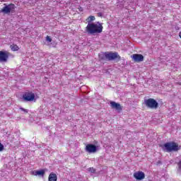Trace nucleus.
Segmentation results:
<instances>
[{"mask_svg":"<svg viewBox=\"0 0 181 181\" xmlns=\"http://www.w3.org/2000/svg\"><path fill=\"white\" fill-rule=\"evenodd\" d=\"M86 151L88 153H95L97 152V146L94 144H88L86 146Z\"/></svg>","mask_w":181,"mask_h":181,"instance_id":"6e6552de","label":"nucleus"},{"mask_svg":"<svg viewBox=\"0 0 181 181\" xmlns=\"http://www.w3.org/2000/svg\"><path fill=\"white\" fill-rule=\"evenodd\" d=\"M98 16H99V18H102L103 17V13H98Z\"/></svg>","mask_w":181,"mask_h":181,"instance_id":"4be33fe9","label":"nucleus"},{"mask_svg":"<svg viewBox=\"0 0 181 181\" xmlns=\"http://www.w3.org/2000/svg\"><path fill=\"white\" fill-rule=\"evenodd\" d=\"M134 177L136 180H144L145 179V173L142 171H137L134 173Z\"/></svg>","mask_w":181,"mask_h":181,"instance_id":"9d476101","label":"nucleus"},{"mask_svg":"<svg viewBox=\"0 0 181 181\" xmlns=\"http://www.w3.org/2000/svg\"><path fill=\"white\" fill-rule=\"evenodd\" d=\"M144 104L147 108L155 109L158 108L159 103L153 98H149L144 100Z\"/></svg>","mask_w":181,"mask_h":181,"instance_id":"39448f33","label":"nucleus"},{"mask_svg":"<svg viewBox=\"0 0 181 181\" xmlns=\"http://www.w3.org/2000/svg\"><path fill=\"white\" fill-rule=\"evenodd\" d=\"M0 1H4V0H0Z\"/></svg>","mask_w":181,"mask_h":181,"instance_id":"393cba45","label":"nucleus"},{"mask_svg":"<svg viewBox=\"0 0 181 181\" xmlns=\"http://www.w3.org/2000/svg\"><path fill=\"white\" fill-rule=\"evenodd\" d=\"M4 6L1 9V12L4 13V15H11V13H15V9H16V6L13 4H4Z\"/></svg>","mask_w":181,"mask_h":181,"instance_id":"20e7f679","label":"nucleus"},{"mask_svg":"<svg viewBox=\"0 0 181 181\" xmlns=\"http://www.w3.org/2000/svg\"><path fill=\"white\" fill-rule=\"evenodd\" d=\"M88 23H91L93 21H95V17L93 16H90L87 19H86Z\"/></svg>","mask_w":181,"mask_h":181,"instance_id":"4468645a","label":"nucleus"},{"mask_svg":"<svg viewBox=\"0 0 181 181\" xmlns=\"http://www.w3.org/2000/svg\"><path fill=\"white\" fill-rule=\"evenodd\" d=\"M11 49L13 50V52H18L19 50V47L16 45H11Z\"/></svg>","mask_w":181,"mask_h":181,"instance_id":"2eb2a0df","label":"nucleus"},{"mask_svg":"<svg viewBox=\"0 0 181 181\" xmlns=\"http://www.w3.org/2000/svg\"><path fill=\"white\" fill-rule=\"evenodd\" d=\"M19 110H21L23 114H28V112H29V110L25 109L23 107H20Z\"/></svg>","mask_w":181,"mask_h":181,"instance_id":"dca6fc26","label":"nucleus"},{"mask_svg":"<svg viewBox=\"0 0 181 181\" xmlns=\"http://www.w3.org/2000/svg\"><path fill=\"white\" fill-rule=\"evenodd\" d=\"M88 170V172H90V173H95V170L94 169V168H89Z\"/></svg>","mask_w":181,"mask_h":181,"instance_id":"f3484780","label":"nucleus"},{"mask_svg":"<svg viewBox=\"0 0 181 181\" xmlns=\"http://www.w3.org/2000/svg\"><path fill=\"white\" fill-rule=\"evenodd\" d=\"M179 169L181 170V160L178 163Z\"/></svg>","mask_w":181,"mask_h":181,"instance_id":"5701e85b","label":"nucleus"},{"mask_svg":"<svg viewBox=\"0 0 181 181\" xmlns=\"http://www.w3.org/2000/svg\"><path fill=\"white\" fill-rule=\"evenodd\" d=\"M100 60H106L107 62H111L112 60H121V57L118 54V52H102L99 54Z\"/></svg>","mask_w":181,"mask_h":181,"instance_id":"f257e3e1","label":"nucleus"},{"mask_svg":"<svg viewBox=\"0 0 181 181\" xmlns=\"http://www.w3.org/2000/svg\"><path fill=\"white\" fill-rule=\"evenodd\" d=\"M86 32L88 35H95L103 32V25H98L95 23H88L86 28Z\"/></svg>","mask_w":181,"mask_h":181,"instance_id":"f03ea898","label":"nucleus"},{"mask_svg":"<svg viewBox=\"0 0 181 181\" xmlns=\"http://www.w3.org/2000/svg\"><path fill=\"white\" fill-rule=\"evenodd\" d=\"M179 36H180V39H181V31H180V33H179Z\"/></svg>","mask_w":181,"mask_h":181,"instance_id":"b1692460","label":"nucleus"},{"mask_svg":"<svg viewBox=\"0 0 181 181\" xmlns=\"http://www.w3.org/2000/svg\"><path fill=\"white\" fill-rule=\"evenodd\" d=\"M46 40H47V42H52V38H50L49 36H47L46 37Z\"/></svg>","mask_w":181,"mask_h":181,"instance_id":"6ab92c4d","label":"nucleus"},{"mask_svg":"<svg viewBox=\"0 0 181 181\" xmlns=\"http://www.w3.org/2000/svg\"><path fill=\"white\" fill-rule=\"evenodd\" d=\"M49 181H57V175L54 173H51L48 177Z\"/></svg>","mask_w":181,"mask_h":181,"instance_id":"f8f14e48","label":"nucleus"},{"mask_svg":"<svg viewBox=\"0 0 181 181\" xmlns=\"http://www.w3.org/2000/svg\"><path fill=\"white\" fill-rule=\"evenodd\" d=\"M4 151V146L0 143V152H2Z\"/></svg>","mask_w":181,"mask_h":181,"instance_id":"aec40b11","label":"nucleus"},{"mask_svg":"<svg viewBox=\"0 0 181 181\" xmlns=\"http://www.w3.org/2000/svg\"><path fill=\"white\" fill-rule=\"evenodd\" d=\"M23 100H24V101H33V100H35V93L32 92L25 93L23 95Z\"/></svg>","mask_w":181,"mask_h":181,"instance_id":"0eeeda50","label":"nucleus"},{"mask_svg":"<svg viewBox=\"0 0 181 181\" xmlns=\"http://www.w3.org/2000/svg\"><path fill=\"white\" fill-rule=\"evenodd\" d=\"M78 11H79L80 12H83V7L79 6Z\"/></svg>","mask_w":181,"mask_h":181,"instance_id":"412c9836","label":"nucleus"},{"mask_svg":"<svg viewBox=\"0 0 181 181\" xmlns=\"http://www.w3.org/2000/svg\"><path fill=\"white\" fill-rule=\"evenodd\" d=\"M134 62H144V55L139 54H133Z\"/></svg>","mask_w":181,"mask_h":181,"instance_id":"9b49d317","label":"nucleus"},{"mask_svg":"<svg viewBox=\"0 0 181 181\" xmlns=\"http://www.w3.org/2000/svg\"><path fill=\"white\" fill-rule=\"evenodd\" d=\"M9 59V54L6 51H0V63H5L8 62Z\"/></svg>","mask_w":181,"mask_h":181,"instance_id":"423d86ee","label":"nucleus"},{"mask_svg":"<svg viewBox=\"0 0 181 181\" xmlns=\"http://www.w3.org/2000/svg\"><path fill=\"white\" fill-rule=\"evenodd\" d=\"M110 104L111 108L116 110V111H118V112H121V111H122V106H121V104L117 103L114 101H110Z\"/></svg>","mask_w":181,"mask_h":181,"instance_id":"1a4fd4ad","label":"nucleus"},{"mask_svg":"<svg viewBox=\"0 0 181 181\" xmlns=\"http://www.w3.org/2000/svg\"><path fill=\"white\" fill-rule=\"evenodd\" d=\"M29 2L30 4L35 5V4H36V2H39V0H30Z\"/></svg>","mask_w":181,"mask_h":181,"instance_id":"a211bd4d","label":"nucleus"},{"mask_svg":"<svg viewBox=\"0 0 181 181\" xmlns=\"http://www.w3.org/2000/svg\"><path fill=\"white\" fill-rule=\"evenodd\" d=\"M180 147L175 142H168L163 145V151L165 152H177Z\"/></svg>","mask_w":181,"mask_h":181,"instance_id":"7ed1b4c3","label":"nucleus"},{"mask_svg":"<svg viewBox=\"0 0 181 181\" xmlns=\"http://www.w3.org/2000/svg\"><path fill=\"white\" fill-rule=\"evenodd\" d=\"M35 175L38 176H45V170L35 171Z\"/></svg>","mask_w":181,"mask_h":181,"instance_id":"ddd939ff","label":"nucleus"}]
</instances>
